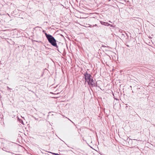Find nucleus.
Wrapping results in <instances>:
<instances>
[{
	"label": "nucleus",
	"instance_id": "nucleus-1",
	"mask_svg": "<svg viewBox=\"0 0 155 155\" xmlns=\"http://www.w3.org/2000/svg\"><path fill=\"white\" fill-rule=\"evenodd\" d=\"M45 35L48 41L53 46L57 47L56 40L52 35L45 33Z\"/></svg>",
	"mask_w": 155,
	"mask_h": 155
},
{
	"label": "nucleus",
	"instance_id": "nucleus-2",
	"mask_svg": "<svg viewBox=\"0 0 155 155\" xmlns=\"http://www.w3.org/2000/svg\"><path fill=\"white\" fill-rule=\"evenodd\" d=\"M85 77L84 78L86 81L87 82L91 78L92 76L89 74H88L87 72H85L84 74Z\"/></svg>",
	"mask_w": 155,
	"mask_h": 155
},
{
	"label": "nucleus",
	"instance_id": "nucleus-3",
	"mask_svg": "<svg viewBox=\"0 0 155 155\" xmlns=\"http://www.w3.org/2000/svg\"><path fill=\"white\" fill-rule=\"evenodd\" d=\"M89 85H91L92 87L95 86L94 82L93 79L91 78L87 82Z\"/></svg>",
	"mask_w": 155,
	"mask_h": 155
},
{
	"label": "nucleus",
	"instance_id": "nucleus-4",
	"mask_svg": "<svg viewBox=\"0 0 155 155\" xmlns=\"http://www.w3.org/2000/svg\"><path fill=\"white\" fill-rule=\"evenodd\" d=\"M100 22H101V24L102 25H104L105 26H109V25H110V24H109V23H107V22H105L102 21H101Z\"/></svg>",
	"mask_w": 155,
	"mask_h": 155
},
{
	"label": "nucleus",
	"instance_id": "nucleus-5",
	"mask_svg": "<svg viewBox=\"0 0 155 155\" xmlns=\"http://www.w3.org/2000/svg\"><path fill=\"white\" fill-rule=\"evenodd\" d=\"M125 35H126L127 36V34L124 32V34L122 33L121 34V37L122 38H124L125 37Z\"/></svg>",
	"mask_w": 155,
	"mask_h": 155
},
{
	"label": "nucleus",
	"instance_id": "nucleus-6",
	"mask_svg": "<svg viewBox=\"0 0 155 155\" xmlns=\"http://www.w3.org/2000/svg\"><path fill=\"white\" fill-rule=\"evenodd\" d=\"M18 120L20 122V123H21L22 124L24 125L23 122L22 120L20 119L19 118H18Z\"/></svg>",
	"mask_w": 155,
	"mask_h": 155
},
{
	"label": "nucleus",
	"instance_id": "nucleus-7",
	"mask_svg": "<svg viewBox=\"0 0 155 155\" xmlns=\"http://www.w3.org/2000/svg\"><path fill=\"white\" fill-rule=\"evenodd\" d=\"M89 27L90 28H92L93 27V25H90Z\"/></svg>",
	"mask_w": 155,
	"mask_h": 155
},
{
	"label": "nucleus",
	"instance_id": "nucleus-8",
	"mask_svg": "<svg viewBox=\"0 0 155 155\" xmlns=\"http://www.w3.org/2000/svg\"><path fill=\"white\" fill-rule=\"evenodd\" d=\"M97 26V24H95V25H93V27H94V26Z\"/></svg>",
	"mask_w": 155,
	"mask_h": 155
},
{
	"label": "nucleus",
	"instance_id": "nucleus-9",
	"mask_svg": "<svg viewBox=\"0 0 155 155\" xmlns=\"http://www.w3.org/2000/svg\"><path fill=\"white\" fill-rule=\"evenodd\" d=\"M54 154L55 155H59V154L58 153H54Z\"/></svg>",
	"mask_w": 155,
	"mask_h": 155
},
{
	"label": "nucleus",
	"instance_id": "nucleus-10",
	"mask_svg": "<svg viewBox=\"0 0 155 155\" xmlns=\"http://www.w3.org/2000/svg\"><path fill=\"white\" fill-rule=\"evenodd\" d=\"M111 27H112L113 26V25H110H110Z\"/></svg>",
	"mask_w": 155,
	"mask_h": 155
},
{
	"label": "nucleus",
	"instance_id": "nucleus-11",
	"mask_svg": "<svg viewBox=\"0 0 155 155\" xmlns=\"http://www.w3.org/2000/svg\"><path fill=\"white\" fill-rule=\"evenodd\" d=\"M110 1V0H108V2H109V1Z\"/></svg>",
	"mask_w": 155,
	"mask_h": 155
},
{
	"label": "nucleus",
	"instance_id": "nucleus-12",
	"mask_svg": "<svg viewBox=\"0 0 155 155\" xmlns=\"http://www.w3.org/2000/svg\"><path fill=\"white\" fill-rule=\"evenodd\" d=\"M67 48H68V47H67Z\"/></svg>",
	"mask_w": 155,
	"mask_h": 155
}]
</instances>
